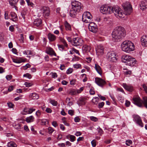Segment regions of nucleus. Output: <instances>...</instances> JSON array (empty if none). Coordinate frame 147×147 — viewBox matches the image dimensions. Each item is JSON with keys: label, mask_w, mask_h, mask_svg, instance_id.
Listing matches in <instances>:
<instances>
[{"label": "nucleus", "mask_w": 147, "mask_h": 147, "mask_svg": "<svg viewBox=\"0 0 147 147\" xmlns=\"http://www.w3.org/2000/svg\"><path fill=\"white\" fill-rule=\"evenodd\" d=\"M112 7L107 5H102L100 8V11L101 13L104 14L111 13H112Z\"/></svg>", "instance_id": "423d86ee"}, {"label": "nucleus", "mask_w": 147, "mask_h": 147, "mask_svg": "<svg viewBox=\"0 0 147 147\" xmlns=\"http://www.w3.org/2000/svg\"><path fill=\"white\" fill-rule=\"evenodd\" d=\"M122 6L124 10V13L123 12L121 9L118 6L112 7V11L115 16L118 18H123L124 15H129L132 11V7L129 2H126L122 4Z\"/></svg>", "instance_id": "f257e3e1"}, {"label": "nucleus", "mask_w": 147, "mask_h": 147, "mask_svg": "<svg viewBox=\"0 0 147 147\" xmlns=\"http://www.w3.org/2000/svg\"><path fill=\"white\" fill-rule=\"evenodd\" d=\"M9 3L10 5L12 6H14V7L16 6V3H14V2H13L12 0L9 1Z\"/></svg>", "instance_id": "4d7b16f0"}, {"label": "nucleus", "mask_w": 147, "mask_h": 147, "mask_svg": "<svg viewBox=\"0 0 147 147\" xmlns=\"http://www.w3.org/2000/svg\"><path fill=\"white\" fill-rule=\"evenodd\" d=\"M141 41L142 45L144 47L147 46V35H143L141 38Z\"/></svg>", "instance_id": "a211bd4d"}, {"label": "nucleus", "mask_w": 147, "mask_h": 147, "mask_svg": "<svg viewBox=\"0 0 147 147\" xmlns=\"http://www.w3.org/2000/svg\"><path fill=\"white\" fill-rule=\"evenodd\" d=\"M48 130L49 134H51L54 131L53 129L51 127H49L48 128Z\"/></svg>", "instance_id": "a19ab883"}, {"label": "nucleus", "mask_w": 147, "mask_h": 147, "mask_svg": "<svg viewBox=\"0 0 147 147\" xmlns=\"http://www.w3.org/2000/svg\"><path fill=\"white\" fill-rule=\"evenodd\" d=\"M10 14L12 21L14 22L16 21L18 18L16 14L14 12H11Z\"/></svg>", "instance_id": "a878e982"}, {"label": "nucleus", "mask_w": 147, "mask_h": 147, "mask_svg": "<svg viewBox=\"0 0 147 147\" xmlns=\"http://www.w3.org/2000/svg\"><path fill=\"white\" fill-rule=\"evenodd\" d=\"M52 125L55 127H56L57 126V124L55 121H53L52 123Z\"/></svg>", "instance_id": "69168bd1"}, {"label": "nucleus", "mask_w": 147, "mask_h": 147, "mask_svg": "<svg viewBox=\"0 0 147 147\" xmlns=\"http://www.w3.org/2000/svg\"><path fill=\"white\" fill-rule=\"evenodd\" d=\"M81 66V65L80 64H76L73 65V67L75 68H78Z\"/></svg>", "instance_id": "09e8293b"}, {"label": "nucleus", "mask_w": 147, "mask_h": 147, "mask_svg": "<svg viewBox=\"0 0 147 147\" xmlns=\"http://www.w3.org/2000/svg\"><path fill=\"white\" fill-rule=\"evenodd\" d=\"M92 18V16L90 13L88 11L84 12L82 15V20L85 23H90Z\"/></svg>", "instance_id": "39448f33"}, {"label": "nucleus", "mask_w": 147, "mask_h": 147, "mask_svg": "<svg viewBox=\"0 0 147 147\" xmlns=\"http://www.w3.org/2000/svg\"><path fill=\"white\" fill-rule=\"evenodd\" d=\"M72 8L78 10H80L82 9V5L81 3L77 1H72L71 2Z\"/></svg>", "instance_id": "0eeeda50"}, {"label": "nucleus", "mask_w": 147, "mask_h": 147, "mask_svg": "<svg viewBox=\"0 0 147 147\" xmlns=\"http://www.w3.org/2000/svg\"><path fill=\"white\" fill-rule=\"evenodd\" d=\"M49 102L54 106H56L57 104V102L54 100L50 99Z\"/></svg>", "instance_id": "2f4dec72"}, {"label": "nucleus", "mask_w": 147, "mask_h": 147, "mask_svg": "<svg viewBox=\"0 0 147 147\" xmlns=\"http://www.w3.org/2000/svg\"><path fill=\"white\" fill-rule=\"evenodd\" d=\"M121 47L123 51L127 53H129L135 49L134 44L129 40L123 41L121 44Z\"/></svg>", "instance_id": "7ed1b4c3"}, {"label": "nucleus", "mask_w": 147, "mask_h": 147, "mask_svg": "<svg viewBox=\"0 0 147 147\" xmlns=\"http://www.w3.org/2000/svg\"><path fill=\"white\" fill-rule=\"evenodd\" d=\"M131 73V71H124L125 74L127 76H129Z\"/></svg>", "instance_id": "de8ad7c7"}, {"label": "nucleus", "mask_w": 147, "mask_h": 147, "mask_svg": "<svg viewBox=\"0 0 147 147\" xmlns=\"http://www.w3.org/2000/svg\"><path fill=\"white\" fill-rule=\"evenodd\" d=\"M83 43V40L81 39L78 38H74L72 42V45L75 46H81Z\"/></svg>", "instance_id": "9d476101"}, {"label": "nucleus", "mask_w": 147, "mask_h": 147, "mask_svg": "<svg viewBox=\"0 0 147 147\" xmlns=\"http://www.w3.org/2000/svg\"><path fill=\"white\" fill-rule=\"evenodd\" d=\"M96 54L98 55H102L104 53V48L103 46L101 45L97 46L96 49Z\"/></svg>", "instance_id": "4468645a"}, {"label": "nucleus", "mask_w": 147, "mask_h": 147, "mask_svg": "<svg viewBox=\"0 0 147 147\" xmlns=\"http://www.w3.org/2000/svg\"><path fill=\"white\" fill-rule=\"evenodd\" d=\"M133 117L134 118V120L137 124L142 127H143L144 125L142 122L140 117L138 115H134L133 116Z\"/></svg>", "instance_id": "f8f14e48"}, {"label": "nucleus", "mask_w": 147, "mask_h": 147, "mask_svg": "<svg viewBox=\"0 0 147 147\" xmlns=\"http://www.w3.org/2000/svg\"><path fill=\"white\" fill-rule=\"evenodd\" d=\"M90 119L91 120L94 121H96L98 120V119L94 117L91 116L90 117Z\"/></svg>", "instance_id": "c03bdc74"}, {"label": "nucleus", "mask_w": 147, "mask_h": 147, "mask_svg": "<svg viewBox=\"0 0 147 147\" xmlns=\"http://www.w3.org/2000/svg\"><path fill=\"white\" fill-rule=\"evenodd\" d=\"M30 65L29 63H27L26 65L23 66V69L24 70L27 69L28 68L30 67Z\"/></svg>", "instance_id": "ea45409f"}, {"label": "nucleus", "mask_w": 147, "mask_h": 147, "mask_svg": "<svg viewBox=\"0 0 147 147\" xmlns=\"http://www.w3.org/2000/svg\"><path fill=\"white\" fill-rule=\"evenodd\" d=\"M72 51L76 53V54H78L79 55H80L79 51L74 48H72Z\"/></svg>", "instance_id": "603ef678"}, {"label": "nucleus", "mask_w": 147, "mask_h": 147, "mask_svg": "<svg viewBox=\"0 0 147 147\" xmlns=\"http://www.w3.org/2000/svg\"><path fill=\"white\" fill-rule=\"evenodd\" d=\"M23 76L24 77H27L29 79H30L31 78V75L28 73H27L26 74H24Z\"/></svg>", "instance_id": "49530a36"}, {"label": "nucleus", "mask_w": 147, "mask_h": 147, "mask_svg": "<svg viewBox=\"0 0 147 147\" xmlns=\"http://www.w3.org/2000/svg\"><path fill=\"white\" fill-rule=\"evenodd\" d=\"M98 132L99 134V135L101 136L103 133V131L102 129L99 128L98 130Z\"/></svg>", "instance_id": "5fc2aeb1"}, {"label": "nucleus", "mask_w": 147, "mask_h": 147, "mask_svg": "<svg viewBox=\"0 0 147 147\" xmlns=\"http://www.w3.org/2000/svg\"><path fill=\"white\" fill-rule=\"evenodd\" d=\"M96 25H97L94 23L93 22H90V23L89 24L88 27L89 28Z\"/></svg>", "instance_id": "a18cd8bd"}, {"label": "nucleus", "mask_w": 147, "mask_h": 147, "mask_svg": "<svg viewBox=\"0 0 147 147\" xmlns=\"http://www.w3.org/2000/svg\"><path fill=\"white\" fill-rule=\"evenodd\" d=\"M47 53L51 55L56 56V54L53 49L50 47H47L45 50Z\"/></svg>", "instance_id": "dca6fc26"}, {"label": "nucleus", "mask_w": 147, "mask_h": 147, "mask_svg": "<svg viewBox=\"0 0 147 147\" xmlns=\"http://www.w3.org/2000/svg\"><path fill=\"white\" fill-rule=\"evenodd\" d=\"M64 25L66 30L67 31L71 30V26L70 24L68 23V22L67 21H65V22Z\"/></svg>", "instance_id": "cd10ccee"}, {"label": "nucleus", "mask_w": 147, "mask_h": 147, "mask_svg": "<svg viewBox=\"0 0 147 147\" xmlns=\"http://www.w3.org/2000/svg\"><path fill=\"white\" fill-rule=\"evenodd\" d=\"M30 97L34 100L37 99L39 98L38 94L36 93H32L30 94Z\"/></svg>", "instance_id": "bb28decb"}, {"label": "nucleus", "mask_w": 147, "mask_h": 147, "mask_svg": "<svg viewBox=\"0 0 147 147\" xmlns=\"http://www.w3.org/2000/svg\"><path fill=\"white\" fill-rule=\"evenodd\" d=\"M69 136L70 138L71 141L73 142L75 141V139L76 138V137L74 136L69 135Z\"/></svg>", "instance_id": "e433bc0d"}, {"label": "nucleus", "mask_w": 147, "mask_h": 147, "mask_svg": "<svg viewBox=\"0 0 147 147\" xmlns=\"http://www.w3.org/2000/svg\"><path fill=\"white\" fill-rule=\"evenodd\" d=\"M13 126L15 128L18 130H19L20 129V124L18 123L17 124H13Z\"/></svg>", "instance_id": "c9c22d12"}, {"label": "nucleus", "mask_w": 147, "mask_h": 147, "mask_svg": "<svg viewBox=\"0 0 147 147\" xmlns=\"http://www.w3.org/2000/svg\"><path fill=\"white\" fill-rule=\"evenodd\" d=\"M121 60L123 62L126 63V65L131 66H134L136 63L135 59L128 55H123Z\"/></svg>", "instance_id": "20e7f679"}, {"label": "nucleus", "mask_w": 147, "mask_h": 147, "mask_svg": "<svg viewBox=\"0 0 147 147\" xmlns=\"http://www.w3.org/2000/svg\"><path fill=\"white\" fill-rule=\"evenodd\" d=\"M104 103L103 102L99 103L98 105V107L99 108H102L104 105Z\"/></svg>", "instance_id": "79ce46f5"}, {"label": "nucleus", "mask_w": 147, "mask_h": 147, "mask_svg": "<svg viewBox=\"0 0 147 147\" xmlns=\"http://www.w3.org/2000/svg\"><path fill=\"white\" fill-rule=\"evenodd\" d=\"M91 49V47L87 45H84L82 47V51L84 54H86L90 52Z\"/></svg>", "instance_id": "6ab92c4d"}, {"label": "nucleus", "mask_w": 147, "mask_h": 147, "mask_svg": "<svg viewBox=\"0 0 147 147\" xmlns=\"http://www.w3.org/2000/svg\"><path fill=\"white\" fill-rule=\"evenodd\" d=\"M94 68L98 73L100 75H101L102 73V71L101 67L97 64H95Z\"/></svg>", "instance_id": "4be33fe9"}, {"label": "nucleus", "mask_w": 147, "mask_h": 147, "mask_svg": "<svg viewBox=\"0 0 147 147\" xmlns=\"http://www.w3.org/2000/svg\"><path fill=\"white\" fill-rule=\"evenodd\" d=\"M98 96L100 98V99L102 100H105V98L103 96H102L100 94H98Z\"/></svg>", "instance_id": "bf43d9fd"}, {"label": "nucleus", "mask_w": 147, "mask_h": 147, "mask_svg": "<svg viewBox=\"0 0 147 147\" xmlns=\"http://www.w3.org/2000/svg\"><path fill=\"white\" fill-rule=\"evenodd\" d=\"M25 61L23 59H21L20 60H17V59H14L13 60V62L16 63H20L22 62H24Z\"/></svg>", "instance_id": "473e14b6"}, {"label": "nucleus", "mask_w": 147, "mask_h": 147, "mask_svg": "<svg viewBox=\"0 0 147 147\" xmlns=\"http://www.w3.org/2000/svg\"><path fill=\"white\" fill-rule=\"evenodd\" d=\"M95 82L98 85L101 87L106 84V82L104 80L98 78H95Z\"/></svg>", "instance_id": "ddd939ff"}, {"label": "nucleus", "mask_w": 147, "mask_h": 147, "mask_svg": "<svg viewBox=\"0 0 147 147\" xmlns=\"http://www.w3.org/2000/svg\"><path fill=\"white\" fill-rule=\"evenodd\" d=\"M73 71V69L71 68H69L67 71V74L71 73Z\"/></svg>", "instance_id": "3c124183"}, {"label": "nucleus", "mask_w": 147, "mask_h": 147, "mask_svg": "<svg viewBox=\"0 0 147 147\" xmlns=\"http://www.w3.org/2000/svg\"><path fill=\"white\" fill-rule=\"evenodd\" d=\"M143 98V103L144 104V106L147 108V97H144Z\"/></svg>", "instance_id": "72a5a7b5"}, {"label": "nucleus", "mask_w": 147, "mask_h": 147, "mask_svg": "<svg viewBox=\"0 0 147 147\" xmlns=\"http://www.w3.org/2000/svg\"><path fill=\"white\" fill-rule=\"evenodd\" d=\"M79 59V57H78L74 56V57L72 59V60L73 61H76V60H78Z\"/></svg>", "instance_id": "338daca9"}, {"label": "nucleus", "mask_w": 147, "mask_h": 147, "mask_svg": "<svg viewBox=\"0 0 147 147\" xmlns=\"http://www.w3.org/2000/svg\"><path fill=\"white\" fill-rule=\"evenodd\" d=\"M41 12L45 17L48 16L50 14V9L47 7H42L40 9Z\"/></svg>", "instance_id": "9b49d317"}, {"label": "nucleus", "mask_w": 147, "mask_h": 147, "mask_svg": "<svg viewBox=\"0 0 147 147\" xmlns=\"http://www.w3.org/2000/svg\"><path fill=\"white\" fill-rule=\"evenodd\" d=\"M42 22V21L41 19H37L34 21L33 24L34 25L38 26L41 24Z\"/></svg>", "instance_id": "5701e85b"}, {"label": "nucleus", "mask_w": 147, "mask_h": 147, "mask_svg": "<svg viewBox=\"0 0 147 147\" xmlns=\"http://www.w3.org/2000/svg\"><path fill=\"white\" fill-rule=\"evenodd\" d=\"M132 143V141L130 140H127L125 142L126 144L127 145L129 146Z\"/></svg>", "instance_id": "4c0bfd02"}, {"label": "nucleus", "mask_w": 147, "mask_h": 147, "mask_svg": "<svg viewBox=\"0 0 147 147\" xmlns=\"http://www.w3.org/2000/svg\"><path fill=\"white\" fill-rule=\"evenodd\" d=\"M125 35V33L124 28L120 26L116 28L112 33L113 40L115 42L119 41Z\"/></svg>", "instance_id": "f03ea898"}, {"label": "nucleus", "mask_w": 147, "mask_h": 147, "mask_svg": "<svg viewBox=\"0 0 147 147\" xmlns=\"http://www.w3.org/2000/svg\"><path fill=\"white\" fill-rule=\"evenodd\" d=\"M25 52L26 53V55H32L31 51L30 50H27L25 51Z\"/></svg>", "instance_id": "13d9d810"}, {"label": "nucleus", "mask_w": 147, "mask_h": 147, "mask_svg": "<svg viewBox=\"0 0 147 147\" xmlns=\"http://www.w3.org/2000/svg\"><path fill=\"white\" fill-rule=\"evenodd\" d=\"M34 118L33 116H31L28 117L26 119V122L28 123L33 122L34 121Z\"/></svg>", "instance_id": "c85d7f7f"}, {"label": "nucleus", "mask_w": 147, "mask_h": 147, "mask_svg": "<svg viewBox=\"0 0 147 147\" xmlns=\"http://www.w3.org/2000/svg\"><path fill=\"white\" fill-rule=\"evenodd\" d=\"M59 38L60 41L63 43L65 47H67V44L65 40L63 38L61 37H59Z\"/></svg>", "instance_id": "7c9ffc66"}, {"label": "nucleus", "mask_w": 147, "mask_h": 147, "mask_svg": "<svg viewBox=\"0 0 147 147\" xmlns=\"http://www.w3.org/2000/svg\"><path fill=\"white\" fill-rule=\"evenodd\" d=\"M140 7L141 10H144L147 8V0L142 1L140 4Z\"/></svg>", "instance_id": "f3484780"}, {"label": "nucleus", "mask_w": 147, "mask_h": 147, "mask_svg": "<svg viewBox=\"0 0 147 147\" xmlns=\"http://www.w3.org/2000/svg\"><path fill=\"white\" fill-rule=\"evenodd\" d=\"M48 37L49 41L51 42L54 41L56 39V36L51 33H49L48 34Z\"/></svg>", "instance_id": "b1692460"}, {"label": "nucleus", "mask_w": 147, "mask_h": 147, "mask_svg": "<svg viewBox=\"0 0 147 147\" xmlns=\"http://www.w3.org/2000/svg\"><path fill=\"white\" fill-rule=\"evenodd\" d=\"M6 78L7 80H10L12 78V76L11 75H8L6 76Z\"/></svg>", "instance_id": "8fccbe9b"}, {"label": "nucleus", "mask_w": 147, "mask_h": 147, "mask_svg": "<svg viewBox=\"0 0 147 147\" xmlns=\"http://www.w3.org/2000/svg\"><path fill=\"white\" fill-rule=\"evenodd\" d=\"M80 10H78L76 9L72 8L69 11L70 16L71 17H74L77 14V12H79Z\"/></svg>", "instance_id": "412c9836"}, {"label": "nucleus", "mask_w": 147, "mask_h": 147, "mask_svg": "<svg viewBox=\"0 0 147 147\" xmlns=\"http://www.w3.org/2000/svg\"><path fill=\"white\" fill-rule=\"evenodd\" d=\"M90 94L91 95H94L95 94V92L93 89L91 88L90 90Z\"/></svg>", "instance_id": "6e6d98bb"}, {"label": "nucleus", "mask_w": 147, "mask_h": 147, "mask_svg": "<svg viewBox=\"0 0 147 147\" xmlns=\"http://www.w3.org/2000/svg\"><path fill=\"white\" fill-rule=\"evenodd\" d=\"M133 102L135 105L140 107H143V101L138 96H135L133 98Z\"/></svg>", "instance_id": "1a4fd4ad"}, {"label": "nucleus", "mask_w": 147, "mask_h": 147, "mask_svg": "<svg viewBox=\"0 0 147 147\" xmlns=\"http://www.w3.org/2000/svg\"><path fill=\"white\" fill-rule=\"evenodd\" d=\"M130 102L128 100L125 101V105L126 107H128L130 105Z\"/></svg>", "instance_id": "680f3d73"}, {"label": "nucleus", "mask_w": 147, "mask_h": 147, "mask_svg": "<svg viewBox=\"0 0 147 147\" xmlns=\"http://www.w3.org/2000/svg\"><path fill=\"white\" fill-rule=\"evenodd\" d=\"M107 57L109 60L113 62H116L117 60V55L114 51H111L108 53L107 55Z\"/></svg>", "instance_id": "6e6552de"}, {"label": "nucleus", "mask_w": 147, "mask_h": 147, "mask_svg": "<svg viewBox=\"0 0 147 147\" xmlns=\"http://www.w3.org/2000/svg\"><path fill=\"white\" fill-rule=\"evenodd\" d=\"M88 29L90 31L94 33H96L98 30L97 25L89 28Z\"/></svg>", "instance_id": "393cba45"}, {"label": "nucleus", "mask_w": 147, "mask_h": 147, "mask_svg": "<svg viewBox=\"0 0 147 147\" xmlns=\"http://www.w3.org/2000/svg\"><path fill=\"white\" fill-rule=\"evenodd\" d=\"M122 86L126 90L128 91L131 92L133 90V88L131 85H127L125 83H123Z\"/></svg>", "instance_id": "aec40b11"}, {"label": "nucleus", "mask_w": 147, "mask_h": 147, "mask_svg": "<svg viewBox=\"0 0 147 147\" xmlns=\"http://www.w3.org/2000/svg\"><path fill=\"white\" fill-rule=\"evenodd\" d=\"M35 110V109L33 107L30 108H26L24 109L23 111L22 112V113L24 115L30 114L34 111Z\"/></svg>", "instance_id": "2eb2a0df"}, {"label": "nucleus", "mask_w": 147, "mask_h": 147, "mask_svg": "<svg viewBox=\"0 0 147 147\" xmlns=\"http://www.w3.org/2000/svg\"><path fill=\"white\" fill-rule=\"evenodd\" d=\"M13 86H9L8 89V90L9 92H11L12 90H13Z\"/></svg>", "instance_id": "774afa93"}, {"label": "nucleus", "mask_w": 147, "mask_h": 147, "mask_svg": "<svg viewBox=\"0 0 147 147\" xmlns=\"http://www.w3.org/2000/svg\"><path fill=\"white\" fill-rule=\"evenodd\" d=\"M24 85L26 86V87H29L32 86L31 84L28 82H25Z\"/></svg>", "instance_id": "052dcab7"}, {"label": "nucleus", "mask_w": 147, "mask_h": 147, "mask_svg": "<svg viewBox=\"0 0 147 147\" xmlns=\"http://www.w3.org/2000/svg\"><path fill=\"white\" fill-rule=\"evenodd\" d=\"M41 114V111L40 110H38L36 113V115L37 117L39 118L40 117Z\"/></svg>", "instance_id": "58836bf2"}, {"label": "nucleus", "mask_w": 147, "mask_h": 147, "mask_svg": "<svg viewBox=\"0 0 147 147\" xmlns=\"http://www.w3.org/2000/svg\"><path fill=\"white\" fill-rule=\"evenodd\" d=\"M142 87L144 89V90L145 91V92L147 93V87L146 86L145 84H143L142 85Z\"/></svg>", "instance_id": "0e129e2a"}, {"label": "nucleus", "mask_w": 147, "mask_h": 147, "mask_svg": "<svg viewBox=\"0 0 147 147\" xmlns=\"http://www.w3.org/2000/svg\"><path fill=\"white\" fill-rule=\"evenodd\" d=\"M8 147H17V145L16 143L13 141H11L7 143Z\"/></svg>", "instance_id": "c756f323"}, {"label": "nucleus", "mask_w": 147, "mask_h": 147, "mask_svg": "<svg viewBox=\"0 0 147 147\" xmlns=\"http://www.w3.org/2000/svg\"><path fill=\"white\" fill-rule=\"evenodd\" d=\"M68 113L71 116L74 115V111L72 110H70L68 111Z\"/></svg>", "instance_id": "864d4df0"}, {"label": "nucleus", "mask_w": 147, "mask_h": 147, "mask_svg": "<svg viewBox=\"0 0 147 147\" xmlns=\"http://www.w3.org/2000/svg\"><path fill=\"white\" fill-rule=\"evenodd\" d=\"M8 105V107L10 108H12L13 107V106H14V105L12 104L11 103H7Z\"/></svg>", "instance_id": "e2e57ef3"}, {"label": "nucleus", "mask_w": 147, "mask_h": 147, "mask_svg": "<svg viewBox=\"0 0 147 147\" xmlns=\"http://www.w3.org/2000/svg\"><path fill=\"white\" fill-rule=\"evenodd\" d=\"M96 142L95 140H92L91 142V143L92 146L93 147H95L96 145Z\"/></svg>", "instance_id": "37998d69"}, {"label": "nucleus", "mask_w": 147, "mask_h": 147, "mask_svg": "<svg viewBox=\"0 0 147 147\" xmlns=\"http://www.w3.org/2000/svg\"><path fill=\"white\" fill-rule=\"evenodd\" d=\"M98 100L99 98L97 97H95L93 98L92 101L94 104H96L98 103Z\"/></svg>", "instance_id": "f704fd0d"}]
</instances>
